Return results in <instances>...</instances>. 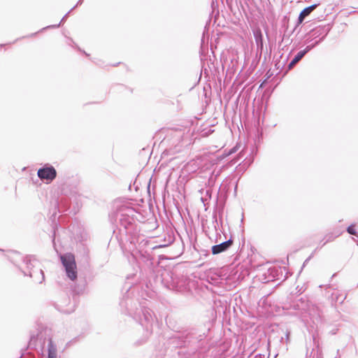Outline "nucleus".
I'll use <instances>...</instances> for the list:
<instances>
[{"mask_svg": "<svg viewBox=\"0 0 358 358\" xmlns=\"http://www.w3.org/2000/svg\"><path fill=\"white\" fill-rule=\"evenodd\" d=\"M329 240H327V241L324 243V245L326 243L329 242Z\"/></svg>", "mask_w": 358, "mask_h": 358, "instance_id": "a878e982", "label": "nucleus"}, {"mask_svg": "<svg viewBox=\"0 0 358 358\" xmlns=\"http://www.w3.org/2000/svg\"><path fill=\"white\" fill-rule=\"evenodd\" d=\"M37 175L42 180L52 181L57 176V171L52 166L46 165L38 170Z\"/></svg>", "mask_w": 358, "mask_h": 358, "instance_id": "6e6552de", "label": "nucleus"}, {"mask_svg": "<svg viewBox=\"0 0 358 358\" xmlns=\"http://www.w3.org/2000/svg\"><path fill=\"white\" fill-rule=\"evenodd\" d=\"M214 218H215V220L216 224H217V220L216 215H215V216H214Z\"/></svg>", "mask_w": 358, "mask_h": 358, "instance_id": "5701e85b", "label": "nucleus"}, {"mask_svg": "<svg viewBox=\"0 0 358 358\" xmlns=\"http://www.w3.org/2000/svg\"><path fill=\"white\" fill-rule=\"evenodd\" d=\"M72 11V10L71 9L63 17L62 19L61 20L60 22L58 24H55V25H51V26H48L47 27H45V28H43L41 30H43V29H45L47 28H57L59 27L61 24L64 22V20L67 18V17L69 16V15L70 14V13Z\"/></svg>", "mask_w": 358, "mask_h": 358, "instance_id": "2eb2a0df", "label": "nucleus"}, {"mask_svg": "<svg viewBox=\"0 0 358 358\" xmlns=\"http://www.w3.org/2000/svg\"><path fill=\"white\" fill-rule=\"evenodd\" d=\"M307 310L302 313V320L314 328L323 322V313L322 310L316 305H306Z\"/></svg>", "mask_w": 358, "mask_h": 358, "instance_id": "39448f33", "label": "nucleus"}, {"mask_svg": "<svg viewBox=\"0 0 358 358\" xmlns=\"http://www.w3.org/2000/svg\"><path fill=\"white\" fill-rule=\"evenodd\" d=\"M330 29L329 24L318 26L313 29L306 35V42L309 43L316 38H320L319 40L315 41V42H318L319 44L328 34Z\"/></svg>", "mask_w": 358, "mask_h": 358, "instance_id": "0eeeda50", "label": "nucleus"}, {"mask_svg": "<svg viewBox=\"0 0 358 358\" xmlns=\"http://www.w3.org/2000/svg\"><path fill=\"white\" fill-rule=\"evenodd\" d=\"M83 0H79V1L77 2L76 5L75 6H73V7L71 8V10H73V9H75L77 6H80V5L83 3Z\"/></svg>", "mask_w": 358, "mask_h": 358, "instance_id": "aec40b11", "label": "nucleus"}, {"mask_svg": "<svg viewBox=\"0 0 358 358\" xmlns=\"http://www.w3.org/2000/svg\"><path fill=\"white\" fill-rule=\"evenodd\" d=\"M57 350L56 345L49 338L48 343V358H57Z\"/></svg>", "mask_w": 358, "mask_h": 358, "instance_id": "f8f14e48", "label": "nucleus"}, {"mask_svg": "<svg viewBox=\"0 0 358 358\" xmlns=\"http://www.w3.org/2000/svg\"><path fill=\"white\" fill-rule=\"evenodd\" d=\"M284 340L285 341L286 343H288L289 341V332L287 331L285 334V338L282 337L281 338V342H283Z\"/></svg>", "mask_w": 358, "mask_h": 358, "instance_id": "a211bd4d", "label": "nucleus"}, {"mask_svg": "<svg viewBox=\"0 0 358 358\" xmlns=\"http://www.w3.org/2000/svg\"><path fill=\"white\" fill-rule=\"evenodd\" d=\"M173 343H176L177 347H190L192 350H197L203 345V335L196 336L193 332H185L177 334L173 337Z\"/></svg>", "mask_w": 358, "mask_h": 358, "instance_id": "7ed1b4c3", "label": "nucleus"}, {"mask_svg": "<svg viewBox=\"0 0 358 358\" xmlns=\"http://www.w3.org/2000/svg\"><path fill=\"white\" fill-rule=\"evenodd\" d=\"M55 234H54V235H53V239H52V242H53V243H55Z\"/></svg>", "mask_w": 358, "mask_h": 358, "instance_id": "4be33fe9", "label": "nucleus"}, {"mask_svg": "<svg viewBox=\"0 0 358 358\" xmlns=\"http://www.w3.org/2000/svg\"><path fill=\"white\" fill-rule=\"evenodd\" d=\"M236 152L235 148H234V149L230 152V153H233V152Z\"/></svg>", "mask_w": 358, "mask_h": 358, "instance_id": "b1692460", "label": "nucleus"}, {"mask_svg": "<svg viewBox=\"0 0 358 358\" xmlns=\"http://www.w3.org/2000/svg\"><path fill=\"white\" fill-rule=\"evenodd\" d=\"M345 299V296H343L342 294L338 293H333L331 294V301L332 303L335 302H339L340 303H342L344 300Z\"/></svg>", "mask_w": 358, "mask_h": 358, "instance_id": "4468645a", "label": "nucleus"}, {"mask_svg": "<svg viewBox=\"0 0 358 358\" xmlns=\"http://www.w3.org/2000/svg\"><path fill=\"white\" fill-rule=\"evenodd\" d=\"M3 46V45H0V47Z\"/></svg>", "mask_w": 358, "mask_h": 358, "instance_id": "bb28decb", "label": "nucleus"}, {"mask_svg": "<svg viewBox=\"0 0 358 358\" xmlns=\"http://www.w3.org/2000/svg\"><path fill=\"white\" fill-rule=\"evenodd\" d=\"M310 257H309L308 259H306L305 262H308L310 259Z\"/></svg>", "mask_w": 358, "mask_h": 358, "instance_id": "393cba45", "label": "nucleus"}, {"mask_svg": "<svg viewBox=\"0 0 358 358\" xmlns=\"http://www.w3.org/2000/svg\"><path fill=\"white\" fill-rule=\"evenodd\" d=\"M72 343H73V341H70V342L67 343L66 346L69 347Z\"/></svg>", "mask_w": 358, "mask_h": 358, "instance_id": "412c9836", "label": "nucleus"}, {"mask_svg": "<svg viewBox=\"0 0 358 358\" xmlns=\"http://www.w3.org/2000/svg\"><path fill=\"white\" fill-rule=\"evenodd\" d=\"M317 45H318V42H315L310 45H308L306 46V48L299 51L294 57V59L290 62V63L288 64V69H292L303 57L304 55L309 52L310 50H312L314 47H315Z\"/></svg>", "mask_w": 358, "mask_h": 358, "instance_id": "1a4fd4ad", "label": "nucleus"}, {"mask_svg": "<svg viewBox=\"0 0 358 358\" xmlns=\"http://www.w3.org/2000/svg\"><path fill=\"white\" fill-rule=\"evenodd\" d=\"M60 259L67 277L71 280H75L77 278V266L74 255L66 253L60 256Z\"/></svg>", "mask_w": 358, "mask_h": 358, "instance_id": "423d86ee", "label": "nucleus"}, {"mask_svg": "<svg viewBox=\"0 0 358 358\" xmlns=\"http://www.w3.org/2000/svg\"><path fill=\"white\" fill-rule=\"evenodd\" d=\"M27 270L23 271L24 275H29L35 282L42 283L45 280L43 270L38 266L39 262L33 255H27L23 259Z\"/></svg>", "mask_w": 358, "mask_h": 358, "instance_id": "20e7f679", "label": "nucleus"}, {"mask_svg": "<svg viewBox=\"0 0 358 358\" xmlns=\"http://www.w3.org/2000/svg\"><path fill=\"white\" fill-rule=\"evenodd\" d=\"M317 6L318 4H313L302 10L298 17V24L302 23L304 19L308 16L317 7Z\"/></svg>", "mask_w": 358, "mask_h": 358, "instance_id": "9b49d317", "label": "nucleus"}, {"mask_svg": "<svg viewBox=\"0 0 358 358\" xmlns=\"http://www.w3.org/2000/svg\"><path fill=\"white\" fill-rule=\"evenodd\" d=\"M335 358H336V357H335Z\"/></svg>", "mask_w": 358, "mask_h": 358, "instance_id": "cd10ccee", "label": "nucleus"}, {"mask_svg": "<svg viewBox=\"0 0 358 358\" xmlns=\"http://www.w3.org/2000/svg\"><path fill=\"white\" fill-rule=\"evenodd\" d=\"M120 306L125 308L127 313L144 328L146 336L152 334L155 319L153 313L148 307L146 301L141 303L139 308H137L136 303L132 299L127 297L120 301Z\"/></svg>", "mask_w": 358, "mask_h": 358, "instance_id": "f03ea898", "label": "nucleus"}, {"mask_svg": "<svg viewBox=\"0 0 358 358\" xmlns=\"http://www.w3.org/2000/svg\"><path fill=\"white\" fill-rule=\"evenodd\" d=\"M174 136L177 138H181L183 136L184 132L182 131H174Z\"/></svg>", "mask_w": 358, "mask_h": 358, "instance_id": "f3484780", "label": "nucleus"}, {"mask_svg": "<svg viewBox=\"0 0 358 358\" xmlns=\"http://www.w3.org/2000/svg\"><path fill=\"white\" fill-rule=\"evenodd\" d=\"M255 43L257 48H263V36L260 29H256L253 31Z\"/></svg>", "mask_w": 358, "mask_h": 358, "instance_id": "ddd939ff", "label": "nucleus"}, {"mask_svg": "<svg viewBox=\"0 0 358 358\" xmlns=\"http://www.w3.org/2000/svg\"><path fill=\"white\" fill-rule=\"evenodd\" d=\"M347 231L352 235H356L357 231L355 229L354 225H350L347 228Z\"/></svg>", "mask_w": 358, "mask_h": 358, "instance_id": "dca6fc26", "label": "nucleus"}, {"mask_svg": "<svg viewBox=\"0 0 358 358\" xmlns=\"http://www.w3.org/2000/svg\"><path fill=\"white\" fill-rule=\"evenodd\" d=\"M233 245V240L229 238L228 241H224L220 244L213 245L212 247V253L213 255H218L223 252L227 251Z\"/></svg>", "mask_w": 358, "mask_h": 358, "instance_id": "9d476101", "label": "nucleus"}, {"mask_svg": "<svg viewBox=\"0 0 358 358\" xmlns=\"http://www.w3.org/2000/svg\"><path fill=\"white\" fill-rule=\"evenodd\" d=\"M115 211L110 215L111 221L116 223L113 234L122 247L130 253L134 261L148 259V253L142 247L145 245L139 235L136 222V211L127 204H115Z\"/></svg>", "mask_w": 358, "mask_h": 358, "instance_id": "f257e3e1", "label": "nucleus"}, {"mask_svg": "<svg viewBox=\"0 0 358 358\" xmlns=\"http://www.w3.org/2000/svg\"><path fill=\"white\" fill-rule=\"evenodd\" d=\"M248 358H264V355H262L261 354H257L255 355H251Z\"/></svg>", "mask_w": 358, "mask_h": 358, "instance_id": "6ab92c4d", "label": "nucleus"}]
</instances>
